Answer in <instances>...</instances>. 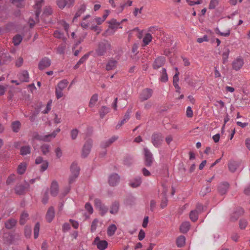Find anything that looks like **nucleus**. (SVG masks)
Here are the masks:
<instances>
[{"label": "nucleus", "instance_id": "f257e3e1", "mask_svg": "<svg viewBox=\"0 0 250 250\" xmlns=\"http://www.w3.org/2000/svg\"><path fill=\"white\" fill-rule=\"evenodd\" d=\"M111 50L110 44L107 41H104L98 43L97 47L95 49V53L97 56H104Z\"/></svg>", "mask_w": 250, "mask_h": 250}, {"label": "nucleus", "instance_id": "f03ea898", "mask_svg": "<svg viewBox=\"0 0 250 250\" xmlns=\"http://www.w3.org/2000/svg\"><path fill=\"white\" fill-rule=\"evenodd\" d=\"M69 82L66 79L60 81L55 87V94L57 99L61 98L63 96V91L66 88Z\"/></svg>", "mask_w": 250, "mask_h": 250}, {"label": "nucleus", "instance_id": "7ed1b4c3", "mask_svg": "<svg viewBox=\"0 0 250 250\" xmlns=\"http://www.w3.org/2000/svg\"><path fill=\"white\" fill-rule=\"evenodd\" d=\"M60 130V129L58 128L56 130L54 131L52 133L46 135H40L37 133H36L34 135V139L44 142H49L52 139L55 138L57 134L59 132Z\"/></svg>", "mask_w": 250, "mask_h": 250}, {"label": "nucleus", "instance_id": "20e7f679", "mask_svg": "<svg viewBox=\"0 0 250 250\" xmlns=\"http://www.w3.org/2000/svg\"><path fill=\"white\" fill-rule=\"evenodd\" d=\"M94 205L96 208L98 209L100 214L102 216L104 215L107 212L108 210V207L103 204L100 199H95L94 200Z\"/></svg>", "mask_w": 250, "mask_h": 250}, {"label": "nucleus", "instance_id": "39448f33", "mask_svg": "<svg viewBox=\"0 0 250 250\" xmlns=\"http://www.w3.org/2000/svg\"><path fill=\"white\" fill-rule=\"evenodd\" d=\"M244 64L243 58L241 56L237 57L232 62V69L235 71H239L242 68Z\"/></svg>", "mask_w": 250, "mask_h": 250}, {"label": "nucleus", "instance_id": "423d86ee", "mask_svg": "<svg viewBox=\"0 0 250 250\" xmlns=\"http://www.w3.org/2000/svg\"><path fill=\"white\" fill-rule=\"evenodd\" d=\"M92 146V141L91 140H87L83 145L82 156L83 158L86 157L91 151V149Z\"/></svg>", "mask_w": 250, "mask_h": 250}, {"label": "nucleus", "instance_id": "0eeeda50", "mask_svg": "<svg viewBox=\"0 0 250 250\" xmlns=\"http://www.w3.org/2000/svg\"><path fill=\"white\" fill-rule=\"evenodd\" d=\"M144 151L146 165L150 167L153 162V155L147 148H144Z\"/></svg>", "mask_w": 250, "mask_h": 250}, {"label": "nucleus", "instance_id": "6e6552de", "mask_svg": "<svg viewBox=\"0 0 250 250\" xmlns=\"http://www.w3.org/2000/svg\"><path fill=\"white\" fill-rule=\"evenodd\" d=\"M152 143L154 146L156 147H159L162 144L163 141V137L161 134H153L151 137Z\"/></svg>", "mask_w": 250, "mask_h": 250}, {"label": "nucleus", "instance_id": "1a4fd4ad", "mask_svg": "<svg viewBox=\"0 0 250 250\" xmlns=\"http://www.w3.org/2000/svg\"><path fill=\"white\" fill-rule=\"evenodd\" d=\"M75 0H57L56 4L60 9H63L65 6L70 7L74 5Z\"/></svg>", "mask_w": 250, "mask_h": 250}, {"label": "nucleus", "instance_id": "9d476101", "mask_svg": "<svg viewBox=\"0 0 250 250\" xmlns=\"http://www.w3.org/2000/svg\"><path fill=\"white\" fill-rule=\"evenodd\" d=\"M94 244L100 250H104L108 246V243L105 240H100L98 237H97L94 240Z\"/></svg>", "mask_w": 250, "mask_h": 250}, {"label": "nucleus", "instance_id": "9b49d317", "mask_svg": "<svg viewBox=\"0 0 250 250\" xmlns=\"http://www.w3.org/2000/svg\"><path fill=\"white\" fill-rule=\"evenodd\" d=\"M51 65V60L47 58H42L39 63V68L40 70H43L49 67Z\"/></svg>", "mask_w": 250, "mask_h": 250}, {"label": "nucleus", "instance_id": "f8f14e48", "mask_svg": "<svg viewBox=\"0 0 250 250\" xmlns=\"http://www.w3.org/2000/svg\"><path fill=\"white\" fill-rule=\"evenodd\" d=\"M120 181L119 176L116 174H112L109 177L108 182L111 186H115L117 185Z\"/></svg>", "mask_w": 250, "mask_h": 250}, {"label": "nucleus", "instance_id": "ddd939ff", "mask_svg": "<svg viewBox=\"0 0 250 250\" xmlns=\"http://www.w3.org/2000/svg\"><path fill=\"white\" fill-rule=\"evenodd\" d=\"M165 61V58L164 57H158L155 59L153 64V68L158 69L164 64Z\"/></svg>", "mask_w": 250, "mask_h": 250}, {"label": "nucleus", "instance_id": "4468645a", "mask_svg": "<svg viewBox=\"0 0 250 250\" xmlns=\"http://www.w3.org/2000/svg\"><path fill=\"white\" fill-rule=\"evenodd\" d=\"M118 65V62L115 59H110L106 64V70L110 71L115 69Z\"/></svg>", "mask_w": 250, "mask_h": 250}, {"label": "nucleus", "instance_id": "2eb2a0df", "mask_svg": "<svg viewBox=\"0 0 250 250\" xmlns=\"http://www.w3.org/2000/svg\"><path fill=\"white\" fill-rule=\"evenodd\" d=\"M118 136H114L109 138L108 140L102 142L101 144V147L105 148L109 146L113 143L118 139Z\"/></svg>", "mask_w": 250, "mask_h": 250}, {"label": "nucleus", "instance_id": "dca6fc26", "mask_svg": "<svg viewBox=\"0 0 250 250\" xmlns=\"http://www.w3.org/2000/svg\"><path fill=\"white\" fill-rule=\"evenodd\" d=\"M55 217V210L53 207L49 208L45 216L46 221L50 223L52 221Z\"/></svg>", "mask_w": 250, "mask_h": 250}, {"label": "nucleus", "instance_id": "f3484780", "mask_svg": "<svg viewBox=\"0 0 250 250\" xmlns=\"http://www.w3.org/2000/svg\"><path fill=\"white\" fill-rule=\"evenodd\" d=\"M18 77L22 82H28L29 81V74L26 70L21 71L19 73Z\"/></svg>", "mask_w": 250, "mask_h": 250}, {"label": "nucleus", "instance_id": "a211bd4d", "mask_svg": "<svg viewBox=\"0 0 250 250\" xmlns=\"http://www.w3.org/2000/svg\"><path fill=\"white\" fill-rule=\"evenodd\" d=\"M152 94V91L151 89H146L142 92L140 95V99L143 101L146 100L151 97Z\"/></svg>", "mask_w": 250, "mask_h": 250}, {"label": "nucleus", "instance_id": "6ab92c4d", "mask_svg": "<svg viewBox=\"0 0 250 250\" xmlns=\"http://www.w3.org/2000/svg\"><path fill=\"white\" fill-rule=\"evenodd\" d=\"M43 0H40L37 1L34 5V9L36 10V21H38V18L41 13V8L42 6V4L43 2Z\"/></svg>", "mask_w": 250, "mask_h": 250}, {"label": "nucleus", "instance_id": "aec40b11", "mask_svg": "<svg viewBox=\"0 0 250 250\" xmlns=\"http://www.w3.org/2000/svg\"><path fill=\"white\" fill-rule=\"evenodd\" d=\"M59 192V186L58 183L54 181L52 182L50 187V194L53 196H56Z\"/></svg>", "mask_w": 250, "mask_h": 250}, {"label": "nucleus", "instance_id": "412c9836", "mask_svg": "<svg viewBox=\"0 0 250 250\" xmlns=\"http://www.w3.org/2000/svg\"><path fill=\"white\" fill-rule=\"evenodd\" d=\"M141 183L142 178L140 177H137L129 181V185L133 188H136L139 187Z\"/></svg>", "mask_w": 250, "mask_h": 250}, {"label": "nucleus", "instance_id": "4be33fe9", "mask_svg": "<svg viewBox=\"0 0 250 250\" xmlns=\"http://www.w3.org/2000/svg\"><path fill=\"white\" fill-rule=\"evenodd\" d=\"M80 167L76 163H73L70 167L71 174L79 176L80 173Z\"/></svg>", "mask_w": 250, "mask_h": 250}, {"label": "nucleus", "instance_id": "5701e85b", "mask_svg": "<svg viewBox=\"0 0 250 250\" xmlns=\"http://www.w3.org/2000/svg\"><path fill=\"white\" fill-rule=\"evenodd\" d=\"M229 187V184L227 182L223 183L219 185L218 190L220 194H224L226 193Z\"/></svg>", "mask_w": 250, "mask_h": 250}, {"label": "nucleus", "instance_id": "b1692460", "mask_svg": "<svg viewBox=\"0 0 250 250\" xmlns=\"http://www.w3.org/2000/svg\"><path fill=\"white\" fill-rule=\"evenodd\" d=\"M239 166V163L235 161H230L228 163V167L230 171L234 172Z\"/></svg>", "mask_w": 250, "mask_h": 250}, {"label": "nucleus", "instance_id": "393cba45", "mask_svg": "<svg viewBox=\"0 0 250 250\" xmlns=\"http://www.w3.org/2000/svg\"><path fill=\"white\" fill-rule=\"evenodd\" d=\"M98 100V95L97 94H93L89 101L88 106L90 108H93L95 106Z\"/></svg>", "mask_w": 250, "mask_h": 250}, {"label": "nucleus", "instance_id": "a878e982", "mask_svg": "<svg viewBox=\"0 0 250 250\" xmlns=\"http://www.w3.org/2000/svg\"><path fill=\"white\" fill-rule=\"evenodd\" d=\"M85 9V5L84 4L81 5L75 14V15L73 19V21H75L78 17H80L81 15L84 12Z\"/></svg>", "mask_w": 250, "mask_h": 250}, {"label": "nucleus", "instance_id": "bb28decb", "mask_svg": "<svg viewBox=\"0 0 250 250\" xmlns=\"http://www.w3.org/2000/svg\"><path fill=\"white\" fill-rule=\"evenodd\" d=\"M109 25V28L112 29H117L118 28H122V26H120L119 25L121 24V23L117 21L116 20L113 19L111 21L108 22Z\"/></svg>", "mask_w": 250, "mask_h": 250}, {"label": "nucleus", "instance_id": "cd10ccee", "mask_svg": "<svg viewBox=\"0 0 250 250\" xmlns=\"http://www.w3.org/2000/svg\"><path fill=\"white\" fill-rule=\"evenodd\" d=\"M27 168V164L25 162L21 163L18 167L17 172L19 174H23Z\"/></svg>", "mask_w": 250, "mask_h": 250}, {"label": "nucleus", "instance_id": "c85d7f7f", "mask_svg": "<svg viewBox=\"0 0 250 250\" xmlns=\"http://www.w3.org/2000/svg\"><path fill=\"white\" fill-rule=\"evenodd\" d=\"M190 227V224L189 222H185L182 224L180 226V230L182 233L187 232Z\"/></svg>", "mask_w": 250, "mask_h": 250}, {"label": "nucleus", "instance_id": "c756f323", "mask_svg": "<svg viewBox=\"0 0 250 250\" xmlns=\"http://www.w3.org/2000/svg\"><path fill=\"white\" fill-rule=\"evenodd\" d=\"M119 209V202H114V203H113V204H112V205L111 206L110 212L111 214H115L117 213V212H118Z\"/></svg>", "mask_w": 250, "mask_h": 250}, {"label": "nucleus", "instance_id": "7c9ffc66", "mask_svg": "<svg viewBox=\"0 0 250 250\" xmlns=\"http://www.w3.org/2000/svg\"><path fill=\"white\" fill-rule=\"evenodd\" d=\"M17 221L14 219H10L5 223V228L7 229H11L15 226Z\"/></svg>", "mask_w": 250, "mask_h": 250}, {"label": "nucleus", "instance_id": "2f4dec72", "mask_svg": "<svg viewBox=\"0 0 250 250\" xmlns=\"http://www.w3.org/2000/svg\"><path fill=\"white\" fill-rule=\"evenodd\" d=\"M109 111L110 109L108 107L105 106H102L99 110L100 117L101 118H103L105 116V115L109 112Z\"/></svg>", "mask_w": 250, "mask_h": 250}, {"label": "nucleus", "instance_id": "473e14b6", "mask_svg": "<svg viewBox=\"0 0 250 250\" xmlns=\"http://www.w3.org/2000/svg\"><path fill=\"white\" fill-rule=\"evenodd\" d=\"M117 228L115 225L112 224L110 225L107 230V235L109 236H113L116 232Z\"/></svg>", "mask_w": 250, "mask_h": 250}, {"label": "nucleus", "instance_id": "72a5a7b5", "mask_svg": "<svg viewBox=\"0 0 250 250\" xmlns=\"http://www.w3.org/2000/svg\"><path fill=\"white\" fill-rule=\"evenodd\" d=\"M161 76L160 78V81L163 83H166L168 81V76L167 73L166 69L163 68L161 71Z\"/></svg>", "mask_w": 250, "mask_h": 250}, {"label": "nucleus", "instance_id": "f704fd0d", "mask_svg": "<svg viewBox=\"0 0 250 250\" xmlns=\"http://www.w3.org/2000/svg\"><path fill=\"white\" fill-rule=\"evenodd\" d=\"M229 49L228 47H225L223 49V53H222V58L223 63H225L227 61L229 58Z\"/></svg>", "mask_w": 250, "mask_h": 250}, {"label": "nucleus", "instance_id": "c9c22d12", "mask_svg": "<svg viewBox=\"0 0 250 250\" xmlns=\"http://www.w3.org/2000/svg\"><path fill=\"white\" fill-rule=\"evenodd\" d=\"M90 17V16L89 15H87L83 18V21L81 22V26L83 28L86 29V28H88V27H90V26L91 25V21L90 22H87L86 21V19L89 18Z\"/></svg>", "mask_w": 250, "mask_h": 250}, {"label": "nucleus", "instance_id": "e433bc0d", "mask_svg": "<svg viewBox=\"0 0 250 250\" xmlns=\"http://www.w3.org/2000/svg\"><path fill=\"white\" fill-rule=\"evenodd\" d=\"M152 35L150 33H147L143 40L144 45L146 46L148 45L152 41Z\"/></svg>", "mask_w": 250, "mask_h": 250}, {"label": "nucleus", "instance_id": "4c0bfd02", "mask_svg": "<svg viewBox=\"0 0 250 250\" xmlns=\"http://www.w3.org/2000/svg\"><path fill=\"white\" fill-rule=\"evenodd\" d=\"M199 212L197 210H192L189 214V217L191 221L195 222L198 218Z\"/></svg>", "mask_w": 250, "mask_h": 250}, {"label": "nucleus", "instance_id": "58836bf2", "mask_svg": "<svg viewBox=\"0 0 250 250\" xmlns=\"http://www.w3.org/2000/svg\"><path fill=\"white\" fill-rule=\"evenodd\" d=\"M186 238L185 236L181 235L177 239L176 244L178 247H183L185 244Z\"/></svg>", "mask_w": 250, "mask_h": 250}, {"label": "nucleus", "instance_id": "ea45409f", "mask_svg": "<svg viewBox=\"0 0 250 250\" xmlns=\"http://www.w3.org/2000/svg\"><path fill=\"white\" fill-rule=\"evenodd\" d=\"M41 150L43 155H46L50 151V146L47 144H43L41 146Z\"/></svg>", "mask_w": 250, "mask_h": 250}, {"label": "nucleus", "instance_id": "a19ab883", "mask_svg": "<svg viewBox=\"0 0 250 250\" xmlns=\"http://www.w3.org/2000/svg\"><path fill=\"white\" fill-rule=\"evenodd\" d=\"M11 126L14 132H18L20 128L21 123L19 121L14 122L12 123Z\"/></svg>", "mask_w": 250, "mask_h": 250}, {"label": "nucleus", "instance_id": "79ce46f5", "mask_svg": "<svg viewBox=\"0 0 250 250\" xmlns=\"http://www.w3.org/2000/svg\"><path fill=\"white\" fill-rule=\"evenodd\" d=\"M31 147L29 146H24L21 148V154L25 155L30 153Z\"/></svg>", "mask_w": 250, "mask_h": 250}, {"label": "nucleus", "instance_id": "37998d69", "mask_svg": "<svg viewBox=\"0 0 250 250\" xmlns=\"http://www.w3.org/2000/svg\"><path fill=\"white\" fill-rule=\"evenodd\" d=\"M131 113V110H128L127 112L125 115L124 119L121 121V122L118 124V125L121 126L125 122H126L129 119L130 114Z\"/></svg>", "mask_w": 250, "mask_h": 250}, {"label": "nucleus", "instance_id": "c03bdc74", "mask_svg": "<svg viewBox=\"0 0 250 250\" xmlns=\"http://www.w3.org/2000/svg\"><path fill=\"white\" fill-rule=\"evenodd\" d=\"M28 214L25 212H23L21 216L20 222L21 225L25 224L27 220L28 219Z\"/></svg>", "mask_w": 250, "mask_h": 250}, {"label": "nucleus", "instance_id": "a18cd8bd", "mask_svg": "<svg viewBox=\"0 0 250 250\" xmlns=\"http://www.w3.org/2000/svg\"><path fill=\"white\" fill-rule=\"evenodd\" d=\"M22 40V38L21 35H18L13 37V42L15 45H18L20 44Z\"/></svg>", "mask_w": 250, "mask_h": 250}, {"label": "nucleus", "instance_id": "49530a36", "mask_svg": "<svg viewBox=\"0 0 250 250\" xmlns=\"http://www.w3.org/2000/svg\"><path fill=\"white\" fill-rule=\"evenodd\" d=\"M52 7L50 6H47L44 9L43 14L45 16H49L52 14Z\"/></svg>", "mask_w": 250, "mask_h": 250}, {"label": "nucleus", "instance_id": "de8ad7c7", "mask_svg": "<svg viewBox=\"0 0 250 250\" xmlns=\"http://www.w3.org/2000/svg\"><path fill=\"white\" fill-rule=\"evenodd\" d=\"M98 223H99V221L97 219H95L93 221V222H92L91 225V229H90L91 231L92 232H94L96 230L97 227L98 226Z\"/></svg>", "mask_w": 250, "mask_h": 250}, {"label": "nucleus", "instance_id": "09e8293b", "mask_svg": "<svg viewBox=\"0 0 250 250\" xmlns=\"http://www.w3.org/2000/svg\"><path fill=\"white\" fill-rule=\"evenodd\" d=\"M39 231H40V224L39 223H37L35 225L34 230V238L35 239L37 238L39 234Z\"/></svg>", "mask_w": 250, "mask_h": 250}, {"label": "nucleus", "instance_id": "8fccbe9b", "mask_svg": "<svg viewBox=\"0 0 250 250\" xmlns=\"http://www.w3.org/2000/svg\"><path fill=\"white\" fill-rule=\"evenodd\" d=\"M104 20L103 19V18L100 17H95L93 19L91 20V23L96 22L98 25H101Z\"/></svg>", "mask_w": 250, "mask_h": 250}, {"label": "nucleus", "instance_id": "3c124183", "mask_svg": "<svg viewBox=\"0 0 250 250\" xmlns=\"http://www.w3.org/2000/svg\"><path fill=\"white\" fill-rule=\"evenodd\" d=\"M24 187L21 185L16 187L15 188L16 193L20 195L22 194L24 192Z\"/></svg>", "mask_w": 250, "mask_h": 250}, {"label": "nucleus", "instance_id": "603ef678", "mask_svg": "<svg viewBox=\"0 0 250 250\" xmlns=\"http://www.w3.org/2000/svg\"><path fill=\"white\" fill-rule=\"evenodd\" d=\"M85 210L87 211V212L89 214H91L93 213V209L91 205V204L89 203H86L84 206Z\"/></svg>", "mask_w": 250, "mask_h": 250}, {"label": "nucleus", "instance_id": "864d4df0", "mask_svg": "<svg viewBox=\"0 0 250 250\" xmlns=\"http://www.w3.org/2000/svg\"><path fill=\"white\" fill-rule=\"evenodd\" d=\"M218 4V0H210L208 7L210 9H214Z\"/></svg>", "mask_w": 250, "mask_h": 250}, {"label": "nucleus", "instance_id": "5fc2aeb1", "mask_svg": "<svg viewBox=\"0 0 250 250\" xmlns=\"http://www.w3.org/2000/svg\"><path fill=\"white\" fill-rule=\"evenodd\" d=\"M79 133V130L77 129H73L70 132L71 137L72 140H75Z\"/></svg>", "mask_w": 250, "mask_h": 250}, {"label": "nucleus", "instance_id": "6e6d98bb", "mask_svg": "<svg viewBox=\"0 0 250 250\" xmlns=\"http://www.w3.org/2000/svg\"><path fill=\"white\" fill-rule=\"evenodd\" d=\"M132 160L133 159L132 157L129 156H126L124 159V163L125 165L129 166L132 163Z\"/></svg>", "mask_w": 250, "mask_h": 250}, {"label": "nucleus", "instance_id": "4d7b16f0", "mask_svg": "<svg viewBox=\"0 0 250 250\" xmlns=\"http://www.w3.org/2000/svg\"><path fill=\"white\" fill-rule=\"evenodd\" d=\"M52 101L50 100L48 102L45 109L42 111V113L44 114L47 113L51 108Z\"/></svg>", "mask_w": 250, "mask_h": 250}, {"label": "nucleus", "instance_id": "13d9d810", "mask_svg": "<svg viewBox=\"0 0 250 250\" xmlns=\"http://www.w3.org/2000/svg\"><path fill=\"white\" fill-rule=\"evenodd\" d=\"M216 33L217 34H219L220 35L222 36H224V37H228L229 35L230 34V30H227L226 32H222L221 31H219V30L218 29H216Z\"/></svg>", "mask_w": 250, "mask_h": 250}, {"label": "nucleus", "instance_id": "bf43d9fd", "mask_svg": "<svg viewBox=\"0 0 250 250\" xmlns=\"http://www.w3.org/2000/svg\"><path fill=\"white\" fill-rule=\"evenodd\" d=\"M41 171H44L47 169L48 167V163L47 161H44L42 164H41Z\"/></svg>", "mask_w": 250, "mask_h": 250}, {"label": "nucleus", "instance_id": "052dcab7", "mask_svg": "<svg viewBox=\"0 0 250 250\" xmlns=\"http://www.w3.org/2000/svg\"><path fill=\"white\" fill-rule=\"evenodd\" d=\"M90 27L91 29L97 31V33H99L101 31V28L95 25L94 23H91Z\"/></svg>", "mask_w": 250, "mask_h": 250}, {"label": "nucleus", "instance_id": "680f3d73", "mask_svg": "<svg viewBox=\"0 0 250 250\" xmlns=\"http://www.w3.org/2000/svg\"><path fill=\"white\" fill-rule=\"evenodd\" d=\"M164 196V198L162 200L161 205H160L162 208H165L167 206V198L165 196H166V191H165Z\"/></svg>", "mask_w": 250, "mask_h": 250}, {"label": "nucleus", "instance_id": "e2e57ef3", "mask_svg": "<svg viewBox=\"0 0 250 250\" xmlns=\"http://www.w3.org/2000/svg\"><path fill=\"white\" fill-rule=\"evenodd\" d=\"M55 153L57 158H60L62 155V151L60 147H58L55 150Z\"/></svg>", "mask_w": 250, "mask_h": 250}, {"label": "nucleus", "instance_id": "0e129e2a", "mask_svg": "<svg viewBox=\"0 0 250 250\" xmlns=\"http://www.w3.org/2000/svg\"><path fill=\"white\" fill-rule=\"evenodd\" d=\"M7 85L0 84V95H3L7 88Z\"/></svg>", "mask_w": 250, "mask_h": 250}, {"label": "nucleus", "instance_id": "69168bd1", "mask_svg": "<svg viewBox=\"0 0 250 250\" xmlns=\"http://www.w3.org/2000/svg\"><path fill=\"white\" fill-rule=\"evenodd\" d=\"M70 229V226L68 223H65L62 226V230L63 232H65L68 231Z\"/></svg>", "mask_w": 250, "mask_h": 250}, {"label": "nucleus", "instance_id": "338daca9", "mask_svg": "<svg viewBox=\"0 0 250 250\" xmlns=\"http://www.w3.org/2000/svg\"><path fill=\"white\" fill-rule=\"evenodd\" d=\"M146 236L145 232L143 230L141 229L138 234V239L140 241L143 240Z\"/></svg>", "mask_w": 250, "mask_h": 250}, {"label": "nucleus", "instance_id": "774afa93", "mask_svg": "<svg viewBox=\"0 0 250 250\" xmlns=\"http://www.w3.org/2000/svg\"><path fill=\"white\" fill-rule=\"evenodd\" d=\"M54 36L55 38H58V39H63V34L58 31H56L54 32Z\"/></svg>", "mask_w": 250, "mask_h": 250}]
</instances>
